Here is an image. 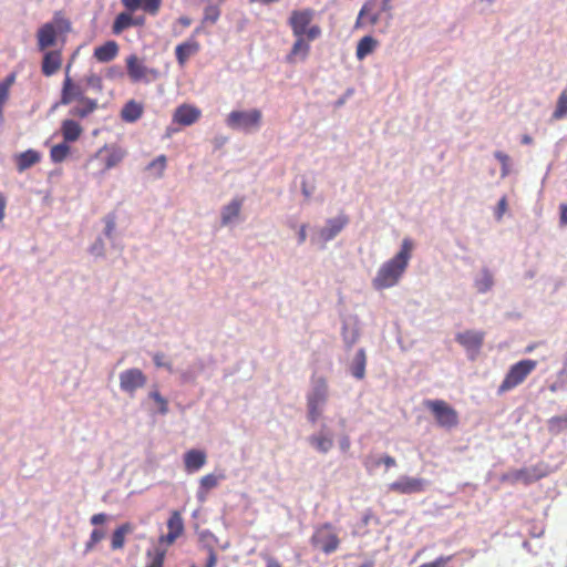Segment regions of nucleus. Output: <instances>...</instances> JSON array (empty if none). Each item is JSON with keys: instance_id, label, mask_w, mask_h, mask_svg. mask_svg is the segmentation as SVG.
<instances>
[{"instance_id": "nucleus-27", "label": "nucleus", "mask_w": 567, "mask_h": 567, "mask_svg": "<svg viewBox=\"0 0 567 567\" xmlns=\"http://www.w3.org/2000/svg\"><path fill=\"white\" fill-rule=\"evenodd\" d=\"M97 107V103L95 100L89 97H80L78 100V104L71 109L70 114L73 116H78L81 118L86 117L91 113H93Z\"/></svg>"}, {"instance_id": "nucleus-46", "label": "nucleus", "mask_w": 567, "mask_h": 567, "mask_svg": "<svg viewBox=\"0 0 567 567\" xmlns=\"http://www.w3.org/2000/svg\"><path fill=\"white\" fill-rule=\"evenodd\" d=\"M452 558L453 556H440L435 560L422 564L419 567H445Z\"/></svg>"}, {"instance_id": "nucleus-60", "label": "nucleus", "mask_w": 567, "mask_h": 567, "mask_svg": "<svg viewBox=\"0 0 567 567\" xmlns=\"http://www.w3.org/2000/svg\"><path fill=\"white\" fill-rule=\"evenodd\" d=\"M97 545V543H95L91 537L89 538V540L85 543V547H84V551L85 553H90L91 550L94 549V547Z\"/></svg>"}, {"instance_id": "nucleus-9", "label": "nucleus", "mask_w": 567, "mask_h": 567, "mask_svg": "<svg viewBox=\"0 0 567 567\" xmlns=\"http://www.w3.org/2000/svg\"><path fill=\"white\" fill-rule=\"evenodd\" d=\"M390 10L391 0H368L358 14L355 27L360 28L365 23L375 25L381 19L382 13Z\"/></svg>"}, {"instance_id": "nucleus-54", "label": "nucleus", "mask_w": 567, "mask_h": 567, "mask_svg": "<svg viewBox=\"0 0 567 567\" xmlns=\"http://www.w3.org/2000/svg\"><path fill=\"white\" fill-rule=\"evenodd\" d=\"M216 564H217V555L213 548H209L208 558H207L205 567H216Z\"/></svg>"}, {"instance_id": "nucleus-43", "label": "nucleus", "mask_w": 567, "mask_h": 567, "mask_svg": "<svg viewBox=\"0 0 567 567\" xmlns=\"http://www.w3.org/2000/svg\"><path fill=\"white\" fill-rule=\"evenodd\" d=\"M162 0H142V9L151 16L157 14Z\"/></svg>"}, {"instance_id": "nucleus-32", "label": "nucleus", "mask_w": 567, "mask_h": 567, "mask_svg": "<svg viewBox=\"0 0 567 567\" xmlns=\"http://www.w3.org/2000/svg\"><path fill=\"white\" fill-rule=\"evenodd\" d=\"M367 355L363 349H359L351 363V373L354 378L361 380L365 375Z\"/></svg>"}, {"instance_id": "nucleus-35", "label": "nucleus", "mask_w": 567, "mask_h": 567, "mask_svg": "<svg viewBox=\"0 0 567 567\" xmlns=\"http://www.w3.org/2000/svg\"><path fill=\"white\" fill-rule=\"evenodd\" d=\"M70 154L68 142L56 144L51 147L50 158L53 163H62Z\"/></svg>"}, {"instance_id": "nucleus-29", "label": "nucleus", "mask_w": 567, "mask_h": 567, "mask_svg": "<svg viewBox=\"0 0 567 567\" xmlns=\"http://www.w3.org/2000/svg\"><path fill=\"white\" fill-rule=\"evenodd\" d=\"M40 159L41 155L38 151L28 150L17 156V168L19 172H23L38 164Z\"/></svg>"}, {"instance_id": "nucleus-38", "label": "nucleus", "mask_w": 567, "mask_h": 567, "mask_svg": "<svg viewBox=\"0 0 567 567\" xmlns=\"http://www.w3.org/2000/svg\"><path fill=\"white\" fill-rule=\"evenodd\" d=\"M166 165V156L159 155L147 165L146 169L152 172L155 177H162L165 172Z\"/></svg>"}, {"instance_id": "nucleus-40", "label": "nucleus", "mask_w": 567, "mask_h": 567, "mask_svg": "<svg viewBox=\"0 0 567 567\" xmlns=\"http://www.w3.org/2000/svg\"><path fill=\"white\" fill-rule=\"evenodd\" d=\"M493 284L492 274L488 270H484L482 276L475 281V287L478 292L484 293L492 288Z\"/></svg>"}, {"instance_id": "nucleus-13", "label": "nucleus", "mask_w": 567, "mask_h": 567, "mask_svg": "<svg viewBox=\"0 0 567 567\" xmlns=\"http://www.w3.org/2000/svg\"><path fill=\"white\" fill-rule=\"evenodd\" d=\"M71 65L72 63L70 62L65 68V78L62 84L60 97V104L62 105H69L73 101H78L80 97H83L82 89L75 84L70 76Z\"/></svg>"}, {"instance_id": "nucleus-41", "label": "nucleus", "mask_w": 567, "mask_h": 567, "mask_svg": "<svg viewBox=\"0 0 567 567\" xmlns=\"http://www.w3.org/2000/svg\"><path fill=\"white\" fill-rule=\"evenodd\" d=\"M220 16V9L216 4H209L204 10L203 22L214 24Z\"/></svg>"}, {"instance_id": "nucleus-6", "label": "nucleus", "mask_w": 567, "mask_h": 567, "mask_svg": "<svg viewBox=\"0 0 567 567\" xmlns=\"http://www.w3.org/2000/svg\"><path fill=\"white\" fill-rule=\"evenodd\" d=\"M423 405L432 413L439 426L453 429L458 425V413L444 400H424Z\"/></svg>"}, {"instance_id": "nucleus-39", "label": "nucleus", "mask_w": 567, "mask_h": 567, "mask_svg": "<svg viewBox=\"0 0 567 567\" xmlns=\"http://www.w3.org/2000/svg\"><path fill=\"white\" fill-rule=\"evenodd\" d=\"M565 116H567V90H564L560 93L557 100L556 109L553 113L554 120H561Z\"/></svg>"}, {"instance_id": "nucleus-56", "label": "nucleus", "mask_w": 567, "mask_h": 567, "mask_svg": "<svg viewBox=\"0 0 567 567\" xmlns=\"http://www.w3.org/2000/svg\"><path fill=\"white\" fill-rule=\"evenodd\" d=\"M560 224L566 226L567 225V204H560Z\"/></svg>"}, {"instance_id": "nucleus-11", "label": "nucleus", "mask_w": 567, "mask_h": 567, "mask_svg": "<svg viewBox=\"0 0 567 567\" xmlns=\"http://www.w3.org/2000/svg\"><path fill=\"white\" fill-rule=\"evenodd\" d=\"M126 70L133 82L148 81L150 76H157V71L145 66L141 59L135 54H131L126 58Z\"/></svg>"}, {"instance_id": "nucleus-31", "label": "nucleus", "mask_w": 567, "mask_h": 567, "mask_svg": "<svg viewBox=\"0 0 567 567\" xmlns=\"http://www.w3.org/2000/svg\"><path fill=\"white\" fill-rule=\"evenodd\" d=\"M378 45V41L371 37L365 35L358 42L355 55L358 60H363L367 55L371 54Z\"/></svg>"}, {"instance_id": "nucleus-18", "label": "nucleus", "mask_w": 567, "mask_h": 567, "mask_svg": "<svg viewBox=\"0 0 567 567\" xmlns=\"http://www.w3.org/2000/svg\"><path fill=\"white\" fill-rule=\"evenodd\" d=\"M200 50V44L195 38H189L187 41L179 43L175 48V56L179 66H184L188 59L197 54Z\"/></svg>"}, {"instance_id": "nucleus-42", "label": "nucleus", "mask_w": 567, "mask_h": 567, "mask_svg": "<svg viewBox=\"0 0 567 567\" xmlns=\"http://www.w3.org/2000/svg\"><path fill=\"white\" fill-rule=\"evenodd\" d=\"M165 555V550L162 549H156L154 554L147 553L150 561L145 567H164Z\"/></svg>"}, {"instance_id": "nucleus-55", "label": "nucleus", "mask_w": 567, "mask_h": 567, "mask_svg": "<svg viewBox=\"0 0 567 567\" xmlns=\"http://www.w3.org/2000/svg\"><path fill=\"white\" fill-rule=\"evenodd\" d=\"M383 463L386 467H393L396 465V461L394 457L390 456V455H385L383 456L381 460H379L377 462V465Z\"/></svg>"}, {"instance_id": "nucleus-64", "label": "nucleus", "mask_w": 567, "mask_h": 567, "mask_svg": "<svg viewBox=\"0 0 567 567\" xmlns=\"http://www.w3.org/2000/svg\"><path fill=\"white\" fill-rule=\"evenodd\" d=\"M533 142V138L529 135H524L522 137V143L524 144H530Z\"/></svg>"}, {"instance_id": "nucleus-28", "label": "nucleus", "mask_w": 567, "mask_h": 567, "mask_svg": "<svg viewBox=\"0 0 567 567\" xmlns=\"http://www.w3.org/2000/svg\"><path fill=\"white\" fill-rule=\"evenodd\" d=\"M132 532L133 525L131 523H124L115 528L111 537V548L113 550L122 549L125 545V536Z\"/></svg>"}, {"instance_id": "nucleus-61", "label": "nucleus", "mask_w": 567, "mask_h": 567, "mask_svg": "<svg viewBox=\"0 0 567 567\" xmlns=\"http://www.w3.org/2000/svg\"><path fill=\"white\" fill-rule=\"evenodd\" d=\"M178 22H179L183 27L187 28V27H189V25H190L192 20H190L188 17H181V18L178 19Z\"/></svg>"}, {"instance_id": "nucleus-26", "label": "nucleus", "mask_w": 567, "mask_h": 567, "mask_svg": "<svg viewBox=\"0 0 567 567\" xmlns=\"http://www.w3.org/2000/svg\"><path fill=\"white\" fill-rule=\"evenodd\" d=\"M61 133L64 142L72 143L81 137L83 128L74 120H64L61 123Z\"/></svg>"}, {"instance_id": "nucleus-19", "label": "nucleus", "mask_w": 567, "mask_h": 567, "mask_svg": "<svg viewBox=\"0 0 567 567\" xmlns=\"http://www.w3.org/2000/svg\"><path fill=\"white\" fill-rule=\"evenodd\" d=\"M296 38L290 52L286 56V61L290 64L297 61H305L310 52V44L306 37L293 35Z\"/></svg>"}, {"instance_id": "nucleus-59", "label": "nucleus", "mask_w": 567, "mask_h": 567, "mask_svg": "<svg viewBox=\"0 0 567 567\" xmlns=\"http://www.w3.org/2000/svg\"><path fill=\"white\" fill-rule=\"evenodd\" d=\"M340 449L343 451V452H348L349 449H350V439L348 436H343L341 440H340Z\"/></svg>"}, {"instance_id": "nucleus-16", "label": "nucleus", "mask_w": 567, "mask_h": 567, "mask_svg": "<svg viewBox=\"0 0 567 567\" xmlns=\"http://www.w3.org/2000/svg\"><path fill=\"white\" fill-rule=\"evenodd\" d=\"M167 534L161 537V542L172 545L184 533V522L178 511L172 512L167 520Z\"/></svg>"}, {"instance_id": "nucleus-33", "label": "nucleus", "mask_w": 567, "mask_h": 567, "mask_svg": "<svg viewBox=\"0 0 567 567\" xmlns=\"http://www.w3.org/2000/svg\"><path fill=\"white\" fill-rule=\"evenodd\" d=\"M131 27H133L132 12H128V11L121 12L116 16V18L113 22L112 32L117 35Z\"/></svg>"}, {"instance_id": "nucleus-20", "label": "nucleus", "mask_w": 567, "mask_h": 567, "mask_svg": "<svg viewBox=\"0 0 567 567\" xmlns=\"http://www.w3.org/2000/svg\"><path fill=\"white\" fill-rule=\"evenodd\" d=\"M226 478L224 473H209L204 475L199 480V486L197 491V498L200 502H205L207 498L208 493L218 486L220 481H224Z\"/></svg>"}, {"instance_id": "nucleus-14", "label": "nucleus", "mask_w": 567, "mask_h": 567, "mask_svg": "<svg viewBox=\"0 0 567 567\" xmlns=\"http://www.w3.org/2000/svg\"><path fill=\"white\" fill-rule=\"evenodd\" d=\"M202 116V111L192 104H182L176 107L173 114V122L183 126L196 123Z\"/></svg>"}, {"instance_id": "nucleus-8", "label": "nucleus", "mask_w": 567, "mask_h": 567, "mask_svg": "<svg viewBox=\"0 0 567 567\" xmlns=\"http://www.w3.org/2000/svg\"><path fill=\"white\" fill-rule=\"evenodd\" d=\"M329 395L327 380L322 377L313 381L311 392L307 395L308 419L316 423L321 415V408L327 402Z\"/></svg>"}, {"instance_id": "nucleus-53", "label": "nucleus", "mask_w": 567, "mask_h": 567, "mask_svg": "<svg viewBox=\"0 0 567 567\" xmlns=\"http://www.w3.org/2000/svg\"><path fill=\"white\" fill-rule=\"evenodd\" d=\"M264 560L266 563V567H282L281 563L270 555H265Z\"/></svg>"}, {"instance_id": "nucleus-15", "label": "nucleus", "mask_w": 567, "mask_h": 567, "mask_svg": "<svg viewBox=\"0 0 567 567\" xmlns=\"http://www.w3.org/2000/svg\"><path fill=\"white\" fill-rule=\"evenodd\" d=\"M485 333L483 331L466 330L456 334L455 340L467 351L478 352L483 346Z\"/></svg>"}, {"instance_id": "nucleus-17", "label": "nucleus", "mask_w": 567, "mask_h": 567, "mask_svg": "<svg viewBox=\"0 0 567 567\" xmlns=\"http://www.w3.org/2000/svg\"><path fill=\"white\" fill-rule=\"evenodd\" d=\"M348 224L349 217L340 214L327 220L326 226L320 230V236L324 241L332 240Z\"/></svg>"}, {"instance_id": "nucleus-23", "label": "nucleus", "mask_w": 567, "mask_h": 567, "mask_svg": "<svg viewBox=\"0 0 567 567\" xmlns=\"http://www.w3.org/2000/svg\"><path fill=\"white\" fill-rule=\"evenodd\" d=\"M540 477H542V475L536 474L535 470L520 468V470H516L509 474L504 475L503 480L508 481L512 484L522 482V483L528 485V484L539 480Z\"/></svg>"}, {"instance_id": "nucleus-44", "label": "nucleus", "mask_w": 567, "mask_h": 567, "mask_svg": "<svg viewBox=\"0 0 567 567\" xmlns=\"http://www.w3.org/2000/svg\"><path fill=\"white\" fill-rule=\"evenodd\" d=\"M494 156L498 159L502 165V176H506L509 174V156L501 151L494 153Z\"/></svg>"}, {"instance_id": "nucleus-1", "label": "nucleus", "mask_w": 567, "mask_h": 567, "mask_svg": "<svg viewBox=\"0 0 567 567\" xmlns=\"http://www.w3.org/2000/svg\"><path fill=\"white\" fill-rule=\"evenodd\" d=\"M71 32L72 22L62 11H55L50 21L38 28L35 33L37 49L43 53L41 72L44 76H52L62 68V49L52 48L59 42L64 45Z\"/></svg>"}, {"instance_id": "nucleus-22", "label": "nucleus", "mask_w": 567, "mask_h": 567, "mask_svg": "<svg viewBox=\"0 0 567 567\" xmlns=\"http://www.w3.org/2000/svg\"><path fill=\"white\" fill-rule=\"evenodd\" d=\"M118 54V45L115 41H106L104 44L96 47L93 56L101 63H107L114 60Z\"/></svg>"}, {"instance_id": "nucleus-62", "label": "nucleus", "mask_w": 567, "mask_h": 567, "mask_svg": "<svg viewBox=\"0 0 567 567\" xmlns=\"http://www.w3.org/2000/svg\"><path fill=\"white\" fill-rule=\"evenodd\" d=\"M144 22H145L144 17H140V18H134L133 17V25H143Z\"/></svg>"}, {"instance_id": "nucleus-21", "label": "nucleus", "mask_w": 567, "mask_h": 567, "mask_svg": "<svg viewBox=\"0 0 567 567\" xmlns=\"http://www.w3.org/2000/svg\"><path fill=\"white\" fill-rule=\"evenodd\" d=\"M207 461V455L202 450H189L184 454V465L188 473L199 471Z\"/></svg>"}, {"instance_id": "nucleus-57", "label": "nucleus", "mask_w": 567, "mask_h": 567, "mask_svg": "<svg viewBox=\"0 0 567 567\" xmlns=\"http://www.w3.org/2000/svg\"><path fill=\"white\" fill-rule=\"evenodd\" d=\"M6 206H7L6 196L2 193H0V221L4 218Z\"/></svg>"}, {"instance_id": "nucleus-37", "label": "nucleus", "mask_w": 567, "mask_h": 567, "mask_svg": "<svg viewBox=\"0 0 567 567\" xmlns=\"http://www.w3.org/2000/svg\"><path fill=\"white\" fill-rule=\"evenodd\" d=\"M310 443L321 453H327L333 446L331 437L324 435H313L310 439Z\"/></svg>"}, {"instance_id": "nucleus-63", "label": "nucleus", "mask_w": 567, "mask_h": 567, "mask_svg": "<svg viewBox=\"0 0 567 567\" xmlns=\"http://www.w3.org/2000/svg\"><path fill=\"white\" fill-rule=\"evenodd\" d=\"M374 560L370 559V560H367L364 561L362 565H360L359 567H374Z\"/></svg>"}, {"instance_id": "nucleus-47", "label": "nucleus", "mask_w": 567, "mask_h": 567, "mask_svg": "<svg viewBox=\"0 0 567 567\" xmlns=\"http://www.w3.org/2000/svg\"><path fill=\"white\" fill-rule=\"evenodd\" d=\"M506 210H507V198H506V196H503L498 200L497 206H496V210H495L496 219L501 220L503 218L504 214L506 213Z\"/></svg>"}, {"instance_id": "nucleus-50", "label": "nucleus", "mask_w": 567, "mask_h": 567, "mask_svg": "<svg viewBox=\"0 0 567 567\" xmlns=\"http://www.w3.org/2000/svg\"><path fill=\"white\" fill-rule=\"evenodd\" d=\"M153 360L156 367L158 368H166L169 371L172 370L171 363L164 362V354L163 353H155L153 355Z\"/></svg>"}, {"instance_id": "nucleus-3", "label": "nucleus", "mask_w": 567, "mask_h": 567, "mask_svg": "<svg viewBox=\"0 0 567 567\" xmlns=\"http://www.w3.org/2000/svg\"><path fill=\"white\" fill-rule=\"evenodd\" d=\"M315 14V10L310 8L292 10L288 19L292 34L306 37L308 41L318 39L322 31L318 24H311Z\"/></svg>"}, {"instance_id": "nucleus-5", "label": "nucleus", "mask_w": 567, "mask_h": 567, "mask_svg": "<svg viewBox=\"0 0 567 567\" xmlns=\"http://www.w3.org/2000/svg\"><path fill=\"white\" fill-rule=\"evenodd\" d=\"M312 547L320 549L323 554L330 555L340 546V538L331 523H323L315 528L310 538Z\"/></svg>"}, {"instance_id": "nucleus-24", "label": "nucleus", "mask_w": 567, "mask_h": 567, "mask_svg": "<svg viewBox=\"0 0 567 567\" xmlns=\"http://www.w3.org/2000/svg\"><path fill=\"white\" fill-rule=\"evenodd\" d=\"M124 155H125L124 151H122L121 148H115V147L105 150L104 155H103V151H100L96 154V157L103 158L104 167L102 169V173L118 165L122 162V159L124 158Z\"/></svg>"}, {"instance_id": "nucleus-34", "label": "nucleus", "mask_w": 567, "mask_h": 567, "mask_svg": "<svg viewBox=\"0 0 567 567\" xmlns=\"http://www.w3.org/2000/svg\"><path fill=\"white\" fill-rule=\"evenodd\" d=\"M16 81V73H10L3 81L0 82V120L3 118V106L7 103L10 94V87Z\"/></svg>"}, {"instance_id": "nucleus-36", "label": "nucleus", "mask_w": 567, "mask_h": 567, "mask_svg": "<svg viewBox=\"0 0 567 567\" xmlns=\"http://www.w3.org/2000/svg\"><path fill=\"white\" fill-rule=\"evenodd\" d=\"M567 430V414L560 416H553L548 420V431L553 435H558Z\"/></svg>"}, {"instance_id": "nucleus-51", "label": "nucleus", "mask_w": 567, "mask_h": 567, "mask_svg": "<svg viewBox=\"0 0 567 567\" xmlns=\"http://www.w3.org/2000/svg\"><path fill=\"white\" fill-rule=\"evenodd\" d=\"M105 530L104 529H101V528H95L92 530L90 537L95 542V543H100L101 540H103L105 538Z\"/></svg>"}, {"instance_id": "nucleus-48", "label": "nucleus", "mask_w": 567, "mask_h": 567, "mask_svg": "<svg viewBox=\"0 0 567 567\" xmlns=\"http://www.w3.org/2000/svg\"><path fill=\"white\" fill-rule=\"evenodd\" d=\"M121 2L128 12H134L142 8V0H121Z\"/></svg>"}, {"instance_id": "nucleus-12", "label": "nucleus", "mask_w": 567, "mask_h": 567, "mask_svg": "<svg viewBox=\"0 0 567 567\" xmlns=\"http://www.w3.org/2000/svg\"><path fill=\"white\" fill-rule=\"evenodd\" d=\"M145 384L146 375L140 369H128L120 374V386L126 393L134 394L137 389Z\"/></svg>"}, {"instance_id": "nucleus-25", "label": "nucleus", "mask_w": 567, "mask_h": 567, "mask_svg": "<svg viewBox=\"0 0 567 567\" xmlns=\"http://www.w3.org/2000/svg\"><path fill=\"white\" fill-rule=\"evenodd\" d=\"M144 107L142 103L135 100L126 102L121 111V117L124 122L133 123L136 122L143 115Z\"/></svg>"}, {"instance_id": "nucleus-30", "label": "nucleus", "mask_w": 567, "mask_h": 567, "mask_svg": "<svg viewBox=\"0 0 567 567\" xmlns=\"http://www.w3.org/2000/svg\"><path fill=\"white\" fill-rule=\"evenodd\" d=\"M243 206V199L234 198L228 205L223 208L221 223L223 225L229 224L231 220L239 216Z\"/></svg>"}, {"instance_id": "nucleus-10", "label": "nucleus", "mask_w": 567, "mask_h": 567, "mask_svg": "<svg viewBox=\"0 0 567 567\" xmlns=\"http://www.w3.org/2000/svg\"><path fill=\"white\" fill-rule=\"evenodd\" d=\"M427 482L421 477L401 476L389 485L391 492L398 494H414L425 491Z\"/></svg>"}, {"instance_id": "nucleus-45", "label": "nucleus", "mask_w": 567, "mask_h": 567, "mask_svg": "<svg viewBox=\"0 0 567 567\" xmlns=\"http://www.w3.org/2000/svg\"><path fill=\"white\" fill-rule=\"evenodd\" d=\"M150 396L158 404L159 406V412L162 414H166L168 412V403H167V400L164 399L159 392L157 391H153L150 393Z\"/></svg>"}, {"instance_id": "nucleus-4", "label": "nucleus", "mask_w": 567, "mask_h": 567, "mask_svg": "<svg viewBox=\"0 0 567 567\" xmlns=\"http://www.w3.org/2000/svg\"><path fill=\"white\" fill-rule=\"evenodd\" d=\"M537 368V361L525 359L513 364L505 374L497 389L499 395L520 385L527 377Z\"/></svg>"}, {"instance_id": "nucleus-2", "label": "nucleus", "mask_w": 567, "mask_h": 567, "mask_svg": "<svg viewBox=\"0 0 567 567\" xmlns=\"http://www.w3.org/2000/svg\"><path fill=\"white\" fill-rule=\"evenodd\" d=\"M413 241L404 238L400 250L394 257L385 261L373 279V287L378 290L395 286L404 274L412 256Z\"/></svg>"}, {"instance_id": "nucleus-58", "label": "nucleus", "mask_w": 567, "mask_h": 567, "mask_svg": "<svg viewBox=\"0 0 567 567\" xmlns=\"http://www.w3.org/2000/svg\"><path fill=\"white\" fill-rule=\"evenodd\" d=\"M307 238V227L306 225H302L298 231V243L302 244L306 241Z\"/></svg>"}, {"instance_id": "nucleus-7", "label": "nucleus", "mask_w": 567, "mask_h": 567, "mask_svg": "<svg viewBox=\"0 0 567 567\" xmlns=\"http://www.w3.org/2000/svg\"><path fill=\"white\" fill-rule=\"evenodd\" d=\"M262 113L258 109L248 111H231L226 118V124L233 130L244 131L246 133L256 131L260 127Z\"/></svg>"}, {"instance_id": "nucleus-52", "label": "nucleus", "mask_w": 567, "mask_h": 567, "mask_svg": "<svg viewBox=\"0 0 567 567\" xmlns=\"http://www.w3.org/2000/svg\"><path fill=\"white\" fill-rule=\"evenodd\" d=\"M106 519H107L106 514H104V513H99V514H94V515L91 517L90 522H91V524H92V525L97 526V525H102V524H104V523L106 522Z\"/></svg>"}, {"instance_id": "nucleus-49", "label": "nucleus", "mask_w": 567, "mask_h": 567, "mask_svg": "<svg viewBox=\"0 0 567 567\" xmlns=\"http://www.w3.org/2000/svg\"><path fill=\"white\" fill-rule=\"evenodd\" d=\"M115 229V217L113 215L107 216L105 219V235L112 237Z\"/></svg>"}]
</instances>
